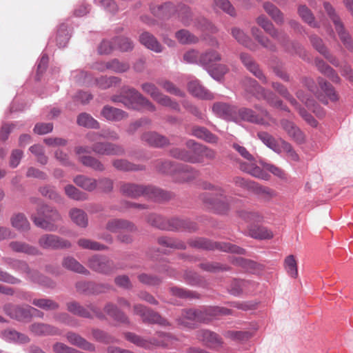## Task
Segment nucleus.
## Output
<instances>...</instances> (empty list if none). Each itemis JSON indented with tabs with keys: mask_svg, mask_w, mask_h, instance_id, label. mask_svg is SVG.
I'll return each mask as SVG.
<instances>
[{
	"mask_svg": "<svg viewBox=\"0 0 353 353\" xmlns=\"http://www.w3.org/2000/svg\"><path fill=\"white\" fill-rule=\"evenodd\" d=\"M186 145L192 150L188 152L179 148H174L171 150V155L176 159L193 163H202L205 159H212L215 157L214 150L197 144L193 140L188 141Z\"/></svg>",
	"mask_w": 353,
	"mask_h": 353,
	"instance_id": "f257e3e1",
	"label": "nucleus"
},
{
	"mask_svg": "<svg viewBox=\"0 0 353 353\" xmlns=\"http://www.w3.org/2000/svg\"><path fill=\"white\" fill-rule=\"evenodd\" d=\"M121 94V96H112V101L123 103L128 108L135 110L145 108L151 112L155 110L154 105L134 88L125 87Z\"/></svg>",
	"mask_w": 353,
	"mask_h": 353,
	"instance_id": "f03ea898",
	"label": "nucleus"
},
{
	"mask_svg": "<svg viewBox=\"0 0 353 353\" xmlns=\"http://www.w3.org/2000/svg\"><path fill=\"white\" fill-rule=\"evenodd\" d=\"M150 9L152 14L157 17L166 19L177 15L184 23H188L191 17L190 8L184 4H179L176 6L170 2H166L162 5L152 4Z\"/></svg>",
	"mask_w": 353,
	"mask_h": 353,
	"instance_id": "7ed1b4c3",
	"label": "nucleus"
},
{
	"mask_svg": "<svg viewBox=\"0 0 353 353\" xmlns=\"http://www.w3.org/2000/svg\"><path fill=\"white\" fill-rule=\"evenodd\" d=\"M243 85L247 94H250L257 99H263L272 107L287 110L283 102L271 91L262 88L256 80L246 77L243 81Z\"/></svg>",
	"mask_w": 353,
	"mask_h": 353,
	"instance_id": "20e7f679",
	"label": "nucleus"
},
{
	"mask_svg": "<svg viewBox=\"0 0 353 353\" xmlns=\"http://www.w3.org/2000/svg\"><path fill=\"white\" fill-rule=\"evenodd\" d=\"M31 219L37 227L54 232L57 230L54 223L61 219V215L56 209L42 204L37 209V214L32 215Z\"/></svg>",
	"mask_w": 353,
	"mask_h": 353,
	"instance_id": "39448f33",
	"label": "nucleus"
},
{
	"mask_svg": "<svg viewBox=\"0 0 353 353\" xmlns=\"http://www.w3.org/2000/svg\"><path fill=\"white\" fill-rule=\"evenodd\" d=\"M259 139L269 148L278 154L285 152L288 160L298 161L299 157L292 145L283 139H276L271 134L265 132H259L257 134Z\"/></svg>",
	"mask_w": 353,
	"mask_h": 353,
	"instance_id": "423d86ee",
	"label": "nucleus"
},
{
	"mask_svg": "<svg viewBox=\"0 0 353 353\" xmlns=\"http://www.w3.org/2000/svg\"><path fill=\"white\" fill-rule=\"evenodd\" d=\"M232 147L248 161L241 163L240 168L241 170L259 179L263 180H268L270 179V175L266 172L263 171L260 167L255 165L252 155L250 154L244 147L238 143H234Z\"/></svg>",
	"mask_w": 353,
	"mask_h": 353,
	"instance_id": "0eeeda50",
	"label": "nucleus"
},
{
	"mask_svg": "<svg viewBox=\"0 0 353 353\" xmlns=\"http://www.w3.org/2000/svg\"><path fill=\"white\" fill-rule=\"evenodd\" d=\"M159 170L162 172L174 174L175 179L179 182L192 180L198 174L196 171L188 165H175L168 161L162 163Z\"/></svg>",
	"mask_w": 353,
	"mask_h": 353,
	"instance_id": "6e6552de",
	"label": "nucleus"
},
{
	"mask_svg": "<svg viewBox=\"0 0 353 353\" xmlns=\"http://www.w3.org/2000/svg\"><path fill=\"white\" fill-rule=\"evenodd\" d=\"M120 192L128 196L136 198L145 194L150 198L158 199L161 191L159 189L153 187H143L132 183H120Z\"/></svg>",
	"mask_w": 353,
	"mask_h": 353,
	"instance_id": "1a4fd4ad",
	"label": "nucleus"
},
{
	"mask_svg": "<svg viewBox=\"0 0 353 353\" xmlns=\"http://www.w3.org/2000/svg\"><path fill=\"white\" fill-rule=\"evenodd\" d=\"M202 199L215 212L225 214L229 210L230 199L223 194L221 189H218L216 194L212 196L210 194H203Z\"/></svg>",
	"mask_w": 353,
	"mask_h": 353,
	"instance_id": "9d476101",
	"label": "nucleus"
},
{
	"mask_svg": "<svg viewBox=\"0 0 353 353\" xmlns=\"http://www.w3.org/2000/svg\"><path fill=\"white\" fill-rule=\"evenodd\" d=\"M125 339L137 345L145 348H150L152 345L168 347L172 345L175 341V339L173 336L165 333L159 334V339H154L152 341H149L142 339L131 332L125 334Z\"/></svg>",
	"mask_w": 353,
	"mask_h": 353,
	"instance_id": "9b49d317",
	"label": "nucleus"
},
{
	"mask_svg": "<svg viewBox=\"0 0 353 353\" xmlns=\"http://www.w3.org/2000/svg\"><path fill=\"white\" fill-rule=\"evenodd\" d=\"M10 264L13 268L26 273L28 278L31 281L49 288L54 287L52 281L40 274L38 272L30 270L25 262L19 260H12Z\"/></svg>",
	"mask_w": 353,
	"mask_h": 353,
	"instance_id": "f8f14e48",
	"label": "nucleus"
},
{
	"mask_svg": "<svg viewBox=\"0 0 353 353\" xmlns=\"http://www.w3.org/2000/svg\"><path fill=\"white\" fill-rule=\"evenodd\" d=\"M142 90L149 94L158 103L171 108L175 110H179V104L172 101L168 97L160 92L157 87L151 83H145L141 85Z\"/></svg>",
	"mask_w": 353,
	"mask_h": 353,
	"instance_id": "ddd939ff",
	"label": "nucleus"
},
{
	"mask_svg": "<svg viewBox=\"0 0 353 353\" xmlns=\"http://www.w3.org/2000/svg\"><path fill=\"white\" fill-rule=\"evenodd\" d=\"M38 243L41 248L46 250L69 248L72 245L69 241L51 234L42 235Z\"/></svg>",
	"mask_w": 353,
	"mask_h": 353,
	"instance_id": "4468645a",
	"label": "nucleus"
},
{
	"mask_svg": "<svg viewBox=\"0 0 353 353\" xmlns=\"http://www.w3.org/2000/svg\"><path fill=\"white\" fill-rule=\"evenodd\" d=\"M5 313L13 319L23 321L30 318L33 312H39V311L30 305L19 306L12 304H6L3 307Z\"/></svg>",
	"mask_w": 353,
	"mask_h": 353,
	"instance_id": "2eb2a0df",
	"label": "nucleus"
},
{
	"mask_svg": "<svg viewBox=\"0 0 353 353\" xmlns=\"http://www.w3.org/2000/svg\"><path fill=\"white\" fill-rule=\"evenodd\" d=\"M323 6L328 16L332 21L335 26V29L337 31L341 41L343 43V44H350V35L348 32H347L346 30H345L343 23L341 22L339 16L335 12V10L333 8V7L327 2H325L323 3Z\"/></svg>",
	"mask_w": 353,
	"mask_h": 353,
	"instance_id": "dca6fc26",
	"label": "nucleus"
},
{
	"mask_svg": "<svg viewBox=\"0 0 353 353\" xmlns=\"http://www.w3.org/2000/svg\"><path fill=\"white\" fill-rule=\"evenodd\" d=\"M193 245L199 248L206 250H212L214 249V247H216L224 252H230L240 254H243L245 252L243 249L229 243H222L214 245L211 241L205 239H199L195 240L193 242Z\"/></svg>",
	"mask_w": 353,
	"mask_h": 353,
	"instance_id": "f3484780",
	"label": "nucleus"
},
{
	"mask_svg": "<svg viewBox=\"0 0 353 353\" xmlns=\"http://www.w3.org/2000/svg\"><path fill=\"white\" fill-rule=\"evenodd\" d=\"M88 266L93 270L109 274L114 270L113 262L103 256L94 255L88 260Z\"/></svg>",
	"mask_w": 353,
	"mask_h": 353,
	"instance_id": "a211bd4d",
	"label": "nucleus"
},
{
	"mask_svg": "<svg viewBox=\"0 0 353 353\" xmlns=\"http://www.w3.org/2000/svg\"><path fill=\"white\" fill-rule=\"evenodd\" d=\"M212 112L217 117L228 121H236V105L227 103L218 102L212 105Z\"/></svg>",
	"mask_w": 353,
	"mask_h": 353,
	"instance_id": "6ab92c4d",
	"label": "nucleus"
},
{
	"mask_svg": "<svg viewBox=\"0 0 353 353\" xmlns=\"http://www.w3.org/2000/svg\"><path fill=\"white\" fill-rule=\"evenodd\" d=\"M148 221L152 225L161 230H179L181 227H185V222L180 219H173L168 225L163 218L159 215L151 214L148 219Z\"/></svg>",
	"mask_w": 353,
	"mask_h": 353,
	"instance_id": "aec40b11",
	"label": "nucleus"
},
{
	"mask_svg": "<svg viewBox=\"0 0 353 353\" xmlns=\"http://www.w3.org/2000/svg\"><path fill=\"white\" fill-rule=\"evenodd\" d=\"M134 313L140 316L145 323L165 325V320L163 319L157 313L147 309L142 305H134Z\"/></svg>",
	"mask_w": 353,
	"mask_h": 353,
	"instance_id": "412c9836",
	"label": "nucleus"
},
{
	"mask_svg": "<svg viewBox=\"0 0 353 353\" xmlns=\"http://www.w3.org/2000/svg\"><path fill=\"white\" fill-rule=\"evenodd\" d=\"M92 150L101 155H122L124 154V149L121 145L108 142H99L94 144Z\"/></svg>",
	"mask_w": 353,
	"mask_h": 353,
	"instance_id": "4be33fe9",
	"label": "nucleus"
},
{
	"mask_svg": "<svg viewBox=\"0 0 353 353\" xmlns=\"http://www.w3.org/2000/svg\"><path fill=\"white\" fill-rule=\"evenodd\" d=\"M67 308L72 313L82 317L90 318L94 316L99 318L102 317L101 313L92 305H89L88 308H85L77 303L72 302L68 303Z\"/></svg>",
	"mask_w": 353,
	"mask_h": 353,
	"instance_id": "5701e85b",
	"label": "nucleus"
},
{
	"mask_svg": "<svg viewBox=\"0 0 353 353\" xmlns=\"http://www.w3.org/2000/svg\"><path fill=\"white\" fill-rule=\"evenodd\" d=\"M241 60L245 68L263 83H268V79L260 69L259 65L255 63L252 59L245 53H241Z\"/></svg>",
	"mask_w": 353,
	"mask_h": 353,
	"instance_id": "b1692460",
	"label": "nucleus"
},
{
	"mask_svg": "<svg viewBox=\"0 0 353 353\" xmlns=\"http://www.w3.org/2000/svg\"><path fill=\"white\" fill-rule=\"evenodd\" d=\"M236 121H245L254 123L261 124V125H268V122L262 117H260L255 112L249 108H239L237 107L236 110Z\"/></svg>",
	"mask_w": 353,
	"mask_h": 353,
	"instance_id": "393cba45",
	"label": "nucleus"
},
{
	"mask_svg": "<svg viewBox=\"0 0 353 353\" xmlns=\"http://www.w3.org/2000/svg\"><path fill=\"white\" fill-rule=\"evenodd\" d=\"M196 337L210 347H221L223 343L222 339L217 334L207 330L198 331Z\"/></svg>",
	"mask_w": 353,
	"mask_h": 353,
	"instance_id": "a878e982",
	"label": "nucleus"
},
{
	"mask_svg": "<svg viewBox=\"0 0 353 353\" xmlns=\"http://www.w3.org/2000/svg\"><path fill=\"white\" fill-rule=\"evenodd\" d=\"M0 337L6 342L17 344H26L30 341V339L28 335L12 329L1 332Z\"/></svg>",
	"mask_w": 353,
	"mask_h": 353,
	"instance_id": "bb28decb",
	"label": "nucleus"
},
{
	"mask_svg": "<svg viewBox=\"0 0 353 353\" xmlns=\"http://www.w3.org/2000/svg\"><path fill=\"white\" fill-rule=\"evenodd\" d=\"M211 319H203L201 316V313H199L194 310H188L183 313L181 318L179 319V323L184 326L192 327L196 322L203 321L208 322Z\"/></svg>",
	"mask_w": 353,
	"mask_h": 353,
	"instance_id": "cd10ccee",
	"label": "nucleus"
},
{
	"mask_svg": "<svg viewBox=\"0 0 353 353\" xmlns=\"http://www.w3.org/2000/svg\"><path fill=\"white\" fill-rule=\"evenodd\" d=\"M29 329L36 336L57 335L60 334L57 327L43 323H32L30 325Z\"/></svg>",
	"mask_w": 353,
	"mask_h": 353,
	"instance_id": "c85d7f7f",
	"label": "nucleus"
},
{
	"mask_svg": "<svg viewBox=\"0 0 353 353\" xmlns=\"http://www.w3.org/2000/svg\"><path fill=\"white\" fill-rule=\"evenodd\" d=\"M221 59V55L215 50H210L205 53L201 54L199 59V64L201 65L207 71L215 65L217 61Z\"/></svg>",
	"mask_w": 353,
	"mask_h": 353,
	"instance_id": "c756f323",
	"label": "nucleus"
},
{
	"mask_svg": "<svg viewBox=\"0 0 353 353\" xmlns=\"http://www.w3.org/2000/svg\"><path fill=\"white\" fill-rule=\"evenodd\" d=\"M256 23L260 26L267 33H268L273 38L276 39L278 41H283V34L279 33L274 28L272 23L264 15H260L256 19Z\"/></svg>",
	"mask_w": 353,
	"mask_h": 353,
	"instance_id": "7c9ffc66",
	"label": "nucleus"
},
{
	"mask_svg": "<svg viewBox=\"0 0 353 353\" xmlns=\"http://www.w3.org/2000/svg\"><path fill=\"white\" fill-rule=\"evenodd\" d=\"M188 90L194 97L202 99H214V94L203 87L198 81H192L188 83Z\"/></svg>",
	"mask_w": 353,
	"mask_h": 353,
	"instance_id": "2f4dec72",
	"label": "nucleus"
},
{
	"mask_svg": "<svg viewBox=\"0 0 353 353\" xmlns=\"http://www.w3.org/2000/svg\"><path fill=\"white\" fill-rule=\"evenodd\" d=\"M101 114L105 119L112 121H119L128 117V114L122 110L110 105L104 106Z\"/></svg>",
	"mask_w": 353,
	"mask_h": 353,
	"instance_id": "473e14b6",
	"label": "nucleus"
},
{
	"mask_svg": "<svg viewBox=\"0 0 353 353\" xmlns=\"http://www.w3.org/2000/svg\"><path fill=\"white\" fill-rule=\"evenodd\" d=\"M106 229L111 232H121L123 230L132 231L134 230L133 224L125 220L113 219L107 223Z\"/></svg>",
	"mask_w": 353,
	"mask_h": 353,
	"instance_id": "72a5a7b5",
	"label": "nucleus"
},
{
	"mask_svg": "<svg viewBox=\"0 0 353 353\" xmlns=\"http://www.w3.org/2000/svg\"><path fill=\"white\" fill-rule=\"evenodd\" d=\"M248 234L256 239H270L273 237V233L267 228L260 225H251L248 226Z\"/></svg>",
	"mask_w": 353,
	"mask_h": 353,
	"instance_id": "f704fd0d",
	"label": "nucleus"
},
{
	"mask_svg": "<svg viewBox=\"0 0 353 353\" xmlns=\"http://www.w3.org/2000/svg\"><path fill=\"white\" fill-rule=\"evenodd\" d=\"M142 140L149 145L155 147H162L168 143L167 139L156 132H146L143 134Z\"/></svg>",
	"mask_w": 353,
	"mask_h": 353,
	"instance_id": "c9c22d12",
	"label": "nucleus"
},
{
	"mask_svg": "<svg viewBox=\"0 0 353 353\" xmlns=\"http://www.w3.org/2000/svg\"><path fill=\"white\" fill-rule=\"evenodd\" d=\"M63 266L71 271L83 274H88V270H86L81 264H80L72 256H66L62 262Z\"/></svg>",
	"mask_w": 353,
	"mask_h": 353,
	"instance_id": "e433bc0d",
	"label": "nucleus"
},
{
	"mask_svg": "<svg viewBox=\"0 0 353 353\" xmlns=\"http://www.w3.org/2000/svg\"><path fill=\"white\" fill-rule=\"evenodd\" d=\"M69 215L72 221L78 226L85 228L88 225V220L85 212L78 208H73L70 210Z\"/></svg>",
	"mask_w": 353,
	"mask_h": 353,
	"instance_id": "4c0bfd02",
	"label": "nucleus"
},
{
	"mask_svg": "<svg viewBox=\"0 0 353 353\" xmlns=\"http://www.w3.org/2000/svg\"><path fill=\"white\" fill-rule=\"evenodd\" d=\"M315 64L318 68V70L329 77L334 83H339L340 77L338 74L334 72V70L328 65H327L324 61L316 59L315 60Z\"/></svg>",
	"mask_w": 353,
	"mask_h": 353,
	"instance_id": "58836bf2",
	"label": "nucleus"
},
{
	"mask_svg": "<svg viewBox=\"0 0 353 353\" xmlns=\"http://www.w3.org/2000/svg\"><path fill=\"white\" fill-rule=\"evenodd\" d=\"M192 134L209 143H216L217 141V137L203 127H193Z\"/></svg>",
	"mask_w": 353,
	"mask_h": 353,
	"instance_id": "ea45409f",
	"label": "nucleus"
},
{
	"mask_svg": "<svg viewBox=\"0 0 353 353\" xmlns=\"http://www.w3.org/2000/svg\"><path fill=\"white\" fill-rule=\"evenodd\" d=\"M73 181L81 188L87 191H92L97 186V182L95 179L87 177L83 175H78L74 178Z\"/></svg>",
	"mask_w": 353,
	"mask_h": 353,
	"instance_id": "a19ab883",
	"label": "nucleus"
},
{
	"mask_svg": "<svg viewBox=\"0 0 353 353\" xmlns=\"http://www.w3.org/2000/svg\"><path fill=\"white\" fill-rule=\"evenodd\" d=\"M67 339L70 343L77 345L81 348L89 351L94 350V347L92 344L87 342L84 339H83L79 335L75 333H68L67 334Z\"/></svg>",
	"mask_w": 353,
	"mask_h": 353,
	"instance_id": "79ce46f5",
	"label": "nucleus"
},
{
	"mask_svg": "<svg viewBox=\"0 0 353 353\" xmlns=\"http://www.w3.org/2000/svg\"><path fill=\"white\" fill-rule=\"evenodd\" d=\"M265 11L271 17V18L277 24H282L284 21L283 14L274 4L265 2L263 4Z\"/></svg>",
	"mask_w": 353,
	"mask_h": 353,
	"instance_id": "37998d69",
	"label": "nucleus"
},
{
	"mask_svg": "<svg viewBox=\"0 0 353 353\" xmlns=\"http://www.w3.org/2000/svg\"><path fill=\"white\" fill-rule=\"evenodd\" d=\"M78 291L88 293H101L105 292L108 287L95 285L89 282H79L76 285Z\"/></svg>",
	"mask_w": 353,
	"mask_h": 353,
	"instance_id": "c03bdc74",
	"label": "nucleus"
},
{
	"mask_svg": "<svg viewBox=\"0 0 353 353\" xmlns=\"http://www.w3.org/2000/svg\"><path fill=\"white\" fill-rule=\"evenodd\" d=\"M239 216L251 225L261 223L263 221V216L256 211L241 210L239 212Z\"/></svg>",
	"mask_w": 353,
	"mask_h": 353,
	"instance_id": "a18cd8bd",
	"label": "nucleus"
},
{
	"mask_svg": "<svg viewBox=\"0 0 353 353\" xmlns=\"http://www.w3.org/2000/svg\"><path fill=\"white\" fill-rule=\"evenodd\" d=\"M12 226L19 231L24 232L30 229V223L23 214H17L11 217Z\"/></svg>",
	"mask_w": 353,
	"mask_h": 353,
	"instance_id": "49530a36",
	"label": "nucleus"
},
{
	"mask_svg": "<svg viewBox=\"0 0 353 353\" xmlns=\"http://www.w3.org/2000/svg\"><path fill=\"white\" fill-rule=\"evenodd\" d=\"M10 247L13 251L17 252H23L31 255H37L39 254V250L37 248L22 242L12 241L10 243Z\"/></svg>",
	"mask_w": 353,
	"mask_h": 353,
	"instance_id": "de8ad7c7",
	"label": "nucleus"
},
{
	"mask_svg": "<svg viewBox=\"0 0 353 353\" xmlns=\"http://www.w3.org/2000/svg\"><path fill=\"white\" fill-rule=\"evenodd\" d=\"M175 37L181 44H193L199 41L197 37L185 29L177 31L175 33Z\"/></svg>",
	"mask_w": 353,
	"mask_h": 353,
	"instance_id": "09e8293b",
	"label": "nucleus"
},
{
	"mask_svg": "<svg viewBox=\"0 0 353 353\" xmlns=\"http://www.w3.org/2000/svg\"><path fill=\"white\" fill-rule=\"evenodd\" d=\"M70 37V30L65 24H61L59 26L55 34L54 40L58 44H65L69 41Z\"/></svg>",
	"mask_w": 353,
	"mask_h": 353,
	"instance_id": "8fccbe9b",
	"label": "nucleus"
},
{
	"mask_svg": "<svg viewBox=\"0 0 353 353\" xmlns=\"http://www.w3.org/2000/svg\"><path fill=\"white\" fill-rule=\"evenodd\" d=\"M214 8L221 9L232 17L236 16V9L229 0H214Z\"/></svg>",
	"mask_w": 353,
	"mask_h": 353,
	"instance_id": "3c124183",
	"label": "nucleus"
},
{
	"mask_svg": "<svg viewBox=\"0 0 353 353\" xmlns=\"http://www.w3.org/2000/svg\"><path fill=\"white\" fill-rule=\"evenodd\" d=\"M77 123L79 125L86 128L95 129L99 128V123L98 121L87 113L80 114L77 118Z\"/></svg>",
	"mask_w": 353,
	"mask_h": 353,
	"instance_id": "603ef678",
	"label": "nucleus"
},
{
	"mask_svg": "<svg viewBox=\"0 0 353 353\" xmlns=\"http://www.w3.org/2000/svg\"><path fill=\"white\" fill-rule=\"evenodd\" d=\"M104 310L105 312L114 319L121 323L128 322L127 316L123 312L119 311L116 305L108 303L105 305Z\"/></svg>",
	"mask_w": 353,
	"mask_h": 353,
	"instance_id": "864d4df0",
	"label": "nucleus"
},
{
	"mask_svg": "<svg viewBox=\"0 0 353 353\" xmlns=\"http://www.w3.org/2000/svg\"><path fill=\"white\" fill-rule=\"evenodd\" d=\"M39 192L43 196L54 201L56 203H61L63 201L62 196L52 186L45 185L39 188Z\"/></svg>",
	"mask_w": 353,
	"mask_h": 353,
	"instance_id": "5fc2aeb1",
	"label": "nucleus"
},
{
	"mask_svg": "<svg viewBox=\"0 0 353 353\" xmlns=\"http://www.w3.org/2000/svg\"><path fill=\"white\" fill-rule=\"evenodd\" d=\"M32 303L45 310H55L59 307L57 303L49 299H34Z\"/></svg>",
	"mask_w": 353,
	"mask_h": 353,
	"instance_id": "6e6d98bb",
	"label": "nucleus"
},
{
	"mask_svg": "<svg viewBox=\"0 0 353 353\" xmlns=\"http://www.w3.org/2000/svg\"><path fill=\"white\" fill-rule=\"evenodd\" d=\"M298 13L300 17L311 27L317 26L316 22L310 10L305 6H300L298 8Z\"/></svg>",
	"mask_w": 353,
	"mask_h": 353,
	"instance_id": "4d7b16f0",
	"label": "nucleus"
},
{
	"mask_svg": "<svg viewBox=\"0 0 353 353\" xmlns=\"http://www.w3.org/2000/svg\"><path fill=\"white\" fill-rule=\"evenodd\" d=\"M250 284V282L248 281L234 280L230 285V292L234 296L239 295L247 290Z\"/></svg>",
	"mask_w": 353,
	"mask_h": 353,
	"instance_id": "13d9d810",
	"label": "nucleus"
},
{
	"mask_svg": "<svg viewBox=\"0 0 353 353\" xmlns=\"http://www.w3.org/2000/svg\"><path fill=\"white\" fill-rule=\"evenodd\" d=\"M65 194L70 198L76 201H84L87 199V195L79 191L72 185H68L64 188Z\"/></svg>",
	"mask_w": 353,
	"mask_h": 353,
	"instance_id": "bf43d9fd",
	"label": "nucleus"
},
{
	"mask_svg": "<svg viewBox=\"0 0 353 353\" xmlns=\"http://www.w3.org/2000/svg\"><path fill=\"white\" fill-rule=\"evenodd\" d=\"M318 83L321 90L326 94L330 101H336L338 99V96L330 84L322 78L318 79Z\"/></svg>",
	"mask_w": 353,
	"mask_h": 353,
	"instance_id": "052dcab7",
	"label": "nucleus"
},
{
	"mask_svg": "<svg viewBox=\"0 0 353 353\" xmlns=\"http://www.w3.org/2000/svg\"><path fill=\"white\" fill-rule=\"evenodd\" d=\"M81 162L85 166L90 167L96 171H103V165L97 159L90 156L79 157Z\"/></svg>",
	"mask_w": 353,
	"mask_h": 353,
	"instance_id": "680f3d73",
	"label": "nucleus"
},
{
	"mask_svg": "<svg viewBox=\"0 0 353 353\" xmlns=\"http://www.w3.org/2000/svg\"><path fill=\"white\" fill-rule=\"evenodd\" d=\"M121 79L116 77H101L96 79V83L101 89H108L113 85L119 84Z\"/></svg>",
	"mask_w": 353,
	"mask_h": 353,
	"instance_id": "e2e57ef3",
	"label": "nucleus"
},
{
	"mask_svg": "<svg viewBox=\"0 0 353 353\" xmlns=\"http://www.w3.org/2000/svg\"><path fill=\"white\" fill-rule=\"evenodd\" d=\"M77 244L83 249H88L92 250H103L106 249V247L97 241H94L87 239H80L77 241Z\"/></svg>",
	"mask_w": 353,
	"mask_h": 353,
	"instance_id": "0e129e2a",
	"label": "nucleus"
},
{
	"mask_svg": "<svg viewBox=\"0 0 353 353\" xmlns=\"http://www.w3.org/2000/svg\"><path fill=\"white\" fill-rule=\"evenodd\" d=\"M285 269L291 277L296 278L298 276L297 264L293 255H289L285 259Z\"/></svg>",
	"mask_w": 353,
	"mask_h": 353,
	"instance_id": "69168bd1",
	"label": "nucleus"
},
{
	"mask_svg": "<svg viewBox=\"0 0 353 353\" xmlns=\"http://www.w3.org/2000/svg\"><path fill=\"white\" fill-rule=\"evenodd\" d=\"M228 71V68L226 65L216 63L215 65L209 69L208 72L213 79L220 81Z\"/></svg>",
	"mask_w": 353,
	"mask_h": 353,
	"instance_id": "338daca9",
	"label": "nucleus"
},
{
	"mask_svg": "<svg viewBox=\"0 0 353 353\" xmlns=\"http://www.w3.org/2000/svg\"><path fill=\"white\" fill-rule=\"evenodd\" d=\"M272 88L278 92L283 97L288 100L293 105H297L296 100L292 97L288 89L279 83H272Z\"/></svg>",
	"mask_w": 353,
	"mask_h": 353,
	"instance_id": "774afa93",
	"label": "nucleus"
}]
</instances>
